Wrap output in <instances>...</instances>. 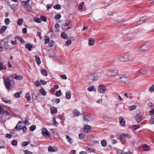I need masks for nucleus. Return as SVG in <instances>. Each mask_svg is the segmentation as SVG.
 Returning a JSON list of instances; mask_svg holds the SVG:
<instances>
[{
	"label": "nucleus",
	"mask_w": 154,
	"mask_h": 154,
	"mask_svg": "<svg viewBox=\"0 0 154 154\" xmlns=\"http://www.w3.org/2000/svg\"><path fill=\"white\" fill-rule=\"evenodd\" d=\"M34 20L35 22L38 23H40L41 22V19L38 17L35 18Z\"/></svg>",
	"instance_id": "57"
},
{
	"label": "nucleus",
	"mask_w": 154,
	"mask_h": 154,
	"mask_svg": "<svg viewBox=\"0 0 154 154\" xmlns=\"http://www.w3.org/2000/svg\"><path fill=\"white\" fill-rule=\"evenodd\" d=\"M25 47L26 48H28L29 51H31V49L32 48V45H30L29 44H28Z\"/></svg>",
	"instance_id": "46"
},
{
	"label": "nucleus",
	"mask_w": 154,
	"mask_h": 154,
	"mask_svg": "<svg viewBox=\"0 0 154 154\" xmlns=\"http://www.w3.org/2000/svg\"><path fill=\"white\" fill-rule=\"evenodd\" d=\"M30 142L29 141H25L23 142L22 143V145L23 146H27V145L30 144Z\"/></svg>",
	"instance_id": "41"
},
{
	"label": "nucleus",
	"mask_w": 154,
	"mask_h": 154,
	"mask_svg": "<svg viewBox=\"0 0 154 154\" xmlns=\"http://www.w3.org/2000/svg\"><path fill=\"white\" fill-rule=\"evenodd\" d=\"M101 144L102 146L105 147L106 146L107 143L105 140H103L101 141Z\"/></svg>",
	"instance_id": "43"
},
{
	"label": "nucleus",
	"mask_w": 154,
	"mask_h": 154,
	"mask_svg": "<svg viewBox=\"0 0 154 154\" xmlns=\"http://www.w3.org/2000/svg\"><path fill=\"white\" fill-rule=\"evenodd\" d=\"M85 80L87 82L89 83H92L96 80L93 73L87 75L85 78Z\"/></svg>",
	"instance_id": "3"
},
{
	"label": "nucleus",
	"mask_w": 154,
	"mask_h": 154,
	"mask_svg": "<svg viewBox=\"0 0 154 154\" xmlns=\"http://www.w3.org/2000/svg\"><path fill=\"white\" fill-rule=\"evenodd\" d=\"M35 91H33L32 95V97L34 100H36L37 98V96L34 93Z\"/></svg>",
	"instance_id": "58"
},
{
	"label": "nucleus",
	"mask_w": 154,
	"mask_h": 154,
	"mask_svg": "<svg viewBox=\"0 0 154 154\" xmlns=\"http://www.w3.org/2000/svg\"><path fill=\"white\" fill-rule=\"evenodd\" d=\"M84 129L85 132H88L90 130V126L88 125L85 126L84 127Z\"/></svg>",
	"instance_id": "25"
},
{
	"label": "nucleus",
	"mask_w": 154,
	"mask_h": 154,
	"mask_svg": "<svg viewBox=\"0 0 154 154\" xmlns=\"http://www.w3.org/2000/svg\"><path fill=\"white\" fill-rule=\"evenodd\" d=\"M22 122L21 121H19L16 126L15 128V129L17 130L16 131H19V130H21L22 129V126L20 125L21 124Z\"/></svg>",
	"instance_id": "14"
},
{
	"label": "nucleus",
	"mask_w": 154,
	"mask_h": 154,
	"mask_svg": "<svg viewBox=\"0 0 154 154\" xmlns=\"http://www.w3.org/2000/svg\"><path fill=\"white\" fill-rule=\"evenodd\" d=\"M61 37L65 39H68V37L65 32H63L61 33Z\"/></svg>",
	"instance_id": "30"
},
{
	"label": "nucleus",
	"mask_w": 154,
	"mask_h": 154,
	"mask_svg": "<svg viewBox=\"0 0 154 154\" xmlns=\"http://www.w3.org/2000/svg\"><path fill=\"white\" fill-rule=\"evenodd\" d=\"M66 97L67 99H69L71 98V94L69 91H67L66 93Z\"/></svg>",
	"instance_id": "23"
},
{
	"label": "nucleus",
	"mask_w": 154,
	"mask_h": 154,
	"mask_svg": "<svg viewBox=\"0 0 154 154\" xmlns=\"http://www.w3.org/2000/svg\"><path fill=\"white\" fill-rule=\"evenodd\" d=\"M72 42L70 39H69L65 43V44L66 46H68Z\"/></svg>",
	"instance_id": "60"
},
{
	"label": "nucleus",
	"mask_w": 154,
	"mask_h": 154,
	"mask_svg": "<svg viewBox=\"0 0 154 154\" xmlns=\"http://www.w3.org/2000/svg\"><path fill=\"white\" fill-rule=\"evenodd\" d=\"M48 53L49 54V57H54L55 55V53L54 51L52 49H51L48 51Z\"/></svg>",
	"instance_id": "16"
},
{
	"label": "nucleus",
	"mask_w": 154,
	"mask_h": 154,
	"mask_svg": "<svg viewBox=\"0 0 154 154\" xmlns=\"http://www.w3.org/2000/svg\"><path fill=\"white\" fill-rule=\"evenodd\" d=\"M74 116H79L80 115V112L78 110L75 109L74 112Z\"/></svg>",
	"instance_id": "36"
},
{
	"label": "nucleus",
	"mask_w": 154,
	"mask_h": 154,
	"mask_svg": "<svg viewBox=\"0 0 154 154\" xmlns=\"http://www.w3.org/2000/svg\"><path fill=\"white\" fill-rule=\"evenodd\" d=\"M35 61H36V62H37V63L38 65L40 64L41 62V61H40V58L39 57V56L37 55H36L35 56Z\"/></svg>",
	"instance_id": "31"
},
{
	"label": "nucleus",
	"mask_w": 154,
	"mask_h": 154,
	"mask_svg": "<svg viewBox=\"0 0 154 154\" xmlns=\"http://www.w3.org/2000/svg\"><path fill=\"white\" fill-rule=\"evenodd\" d=\"M54 8L57 10H60L61 8L60 5L59 4H57L54 5Z\"/></svg>",
	"instance_id": "44"
},
{
	"label": "nucleus",
	"mask_w": 154,
	"mask_h": 154,
	"mask_svg": "<svg viewBox=\"0 0 154 154\" xmlns=\"http://www.w3.org/2000/svg\"><path fill=\"white\" fill-rule=\"evenodd\" d=\"M23 22V20L21 18L19 19L17 22V24L19 25H21L22 24Z\"/></svg>",
	"instance_id": "38"
},
{
	"label": "nucleus",
	"mask_w": 154,
	"mask_h": 154,
	"mask_svg": "<svg viewBox=\"0 0 154 154\" xmlns=\"http://www.w3.org/2000/svg\"><path fill=\"white\" fill-rule=\"evenodd\" d=\"M28 120L29 119L28 118H26L25 119L24 121L25 125H29L30 124V123L28 122Z\"/></svg>",
	"instance_id": "62"
},
{
	"label": "nucleus",
	"mask_w": 154,
	"mask_h": 154,
	"mask_svg": "<svg viewBox=\"0 0 154 154\" xmlns=\"http://www.w3.org/2000/svg\"><path fill=\"white\" fill-rule=\"evenodd\" d=\"M150 20L149 17H147L146 16H144L143 17L140 19L138 21H137V23L138 24H140L142 23L143 22L148 21Z\"/></svg>",
	"instance_id": "11"
},
{
	"label": "nucleus",
	"mask_w": 154,
	"mask_h": 154,
	"mask_svg": "<svg viewBox=\"0 0 154 154\" xmlns=\"http://www.w3.org/2000/svg\"><path fill=\"white\" fill-rule=\"evenodd\" d=\"M1 43L2 46L4 47L7 49V46L8 45V42H7L6 39H4L2 41Z\"/></svg>",
	"instance_id": "17"
},
{
	"label": "nucleus",
	"mask_w": 154,
	"mask_h": 154,
	"mask_svg": "<svg viewBox=\"0 0 154 154\" xmlns=\"http://www.w3.org/2000/svg\"><path fill=\"white\" fill-rule=\"evenodd\" d=\"M139 142L138 140H134L131 143L134 146H135V145H136L137 144H139Z\"/></svg>",
	"instance_id": "45"
},
{
	"label": "nucleus",
	"mask_w": 154,
	"mask_h": 154,
	"mask_svg": "<svg viewBox=\"0 0 154 154\" xmlns=\"http://www.w3.org/2000/svg\"><path fill=\"white\" fill-rule=\"evenodd\" d=\"M4 21H5V24L7 26H8L9 25L10 21L8 18H6L5 19Z\"/></svg>",
	"instance_id": "42"
},
{
	"label": "nucleus",
	"mask_w": 154,
	"mask_h": 154,
	"mask_svg": "<svg viewBox=\"0 0 154 154\" xmlns=\"http://www.w3.org/2000/svg\"><path fill=\"white\" fill-rule=\"evenodd\" d=\"M140 128V126L139 125H133L132 126L131 129L132 130H136V129L139 128Z\"/></svg>",
	"instance_id": "32"
},
{
	"label": "nucleus",
	"mask_w": 154,
	"mask_h": 154,
	"mask_svg": "<svg viewBox=\"0 0 154 154\" xmlns=\"http://www.w3.org/2000/svg\"><path fill=\"white\" fill-rule=\"evenodd\" d=\"M88 91L90 92H91L92 91H96V89L94 86H91L88 88Z\"/></svg>",
	"instance_id": "21"
},
{
	"label": "nucleus",
	"mask_w": 154,
	"mask_h": 154,
	"mask_svg": "<svg viewBox=\"0 0 154 154\" xmlns=\"http://www.w3.org/2000/svg\"><path fill=\"white\" fill-rule=\"evenodd\" d=\"M24 153L25 154H32V152L30 151L27 150H24Z\"/></svg>",
	"instance_id": "64"
},
{
	"label": "nucleus",
	"mask_w": 154,
	"mask_h": 154,
	"mask_svg": "<svg viewBox=\"0 0 154 154\" xmlns=\"http://www.w3.org/2000/svg\"><path fill=\"white\" fill-rule=\"evenodd\" d=\"M39 91L41 94H42V95L45 96L46 94V91H45L44 89L43 88H41V89H40L39 90Z\"/></svg>",
	"instance_id": "34"
},
{
	"label": "nucleus",
	"mask_w": 154,
	"mask_h": 154,
	"mask_svg": "<svg viewBox=\"0 0 154 154\" xmlns=\"http://www.w3.org/2000/svg\"><path fill=\"white\" fill-rule=\"evenodd\" d=\"M56 28V31L58 32L59 31V29L60 28V26L58 23H56L54 26Z\"/></svg>",
	"instance_id": "40"
},
{
	"label": "nucleus",
	"mask_w": 154,
	"mask_h": 154,
	"mask_svg": "<svg viewBox=\"0 0 154 154\" xmlns=\"http://www.w3.org/2000/svg\"><path fill=\"white\" fill-rule=\"evenodd\" d=\"M149 91L150 92H153L154 91V85L151 86L149 87Z\"/></svg>",
	"instance_id": "54"
},
{
	"label": "nucleus",
	"mask_w": 154,
	"mask_h": 154,
	"mask_svg": "<svg viewBox=\"0 0 154 154\" xmlns=\"http://www.w3.org/2000/svg\"><path fill=\"white\" fill-rule=\"evenodd\" d=\"M42 134L44 136L47 137H49L50 136V133L48 132L47 129L43 128L42 130Z\"/></svg>",
	"instance_id": "10"
},
{
	"label": "nucleus",
	"mask_w": 154,
	"mask_h": 154,
	"mask_svg": "<svg viewBox=\"0 0 154 154\" xmlns=\"http://www.w3.org/2000/svg\"><path fill=\"white\" fill-rule=\"evenodd\" d=\"M16 38L18 39L20 41V42L22 44L24 45L25 43L26 42L23 39L21 36H17Z\"/></svg>",
	"instance_id": "20"
},
{
	"label": "nucleus",
	"mask_w": 154,
	"mask_h": 154,
	"mask_svg": "<svg viewBox=\"0 0 154 154\" xmlns=\"http://www.w3.org/2000/svg\"><path fill=\"white\" fill-rule=\"evenodd\" d=\"M49 42V38L48 36H46L45 38V43L47 44Z\"/></svg>",
	"instance_id": "56"
},
{
	"label": "nucleus",
	"mask_w": 154,
	"mask_h": 154,
	"mask_svg": "<svg viewBox=\"0 0 154 154\" xmlns=\"http://www.w3.org/2000/svg\"><path fill=\"white\" fill-rule=\"evenodd\" d=\"M8 44L7 47V49H11L14 47V45H11V43L10 42H8Z\"/></svg>",
	"instance_id": "22"
},
{
	"label": "nucleus",
	"mask_w": 154,
	"mask_h": 154,
	"mask_svg": "<svg viewBox=\"0 0 154 154\" xmlns=\"http://www.w3.org/2000/svg\"><path fill=\"white\" fill-rule=\"evenodd\" d=\"M50 110L51 114H55L57 113V109L56 107H52L51 108Z\"/></svg>",
	"instance_id": "26"
},
{
	"label": "nucleus",
	"mask_w": 154,
	"mask_h": 154,
	"mask_svg": "<svg viewBox=\"0 0 154 154\" xmlns=\"http://www.w3.org/2000/svg\"><path fill=\"white\" fill-rule=\"evenodd\" d=\"M143 117L142 116L140 115H137L135 117V119L137 122L139 123L143 119Z\"/></svg>",
	"instance_id": "15"
},
{
	"label": "nucleus",
	"mask_w": 154,
	"mask_h": 154,
	"mask_svg": "<svg viewBox=\"0 0 154 154\" xmlns=\"http://www.w3.org/2000/svg\"><path fill=\"white\" fill-rule=\"evenodd\" d=\"M40 19L44 22H46L47 20L46 17L43 16H40Z\"/></svg>",
	"instance_id": "55"
},
{
	"label": "nucleus",
	"mask_w": 154,
	"mask_h": 154,
	"mask_svg": "<svg viewBox=\"0 0 154 154\" xmlns=\"http://www.w3.org/2000/svg\"><path fill=\"white\" fill-rule=\"evenodd\" d=\"M131 81L130 77L126 74L120 75L117 80V82L118 83L122 82L127 84H129Z\"/></svg>",
	"instance_id": "1"
},
{
	"label": "nucleus",
	"mask_w": 154,
	"mask_h": 154,
	"mask_svg": "<svg viewBox=\"0 0 154 154\" xmlns=\"http://www.w3.org/2000/svg\"><path fill=\"white\" fill-rule=\"evenodd\" d=\"M2 100L6 103H9L10 104L11 103V100H8L7 98L4 97L2 98Z\"/></svg>",
	"instance_id": "33"
},
{
	"label": "nucleus",
	"mask_w": 154,
	"mask_h": 154,
	"mask_svg": "<svg viewBox=\"0 0 154 154\" xmlns=\"http://www.w3.org/2000/svg\"><path fill=\"white\" fill-rule=\"evenodd\" d=\"M71 23V22L69 20H66L65 21V23L63 24L62 26V28L63 30H66L70 28L69 26Z\"/></svg>",
	"instance_id": "8"
},
{
	"label": "nucleus",
	"mask_w": 154,
	"mask_h": 154,
	"mask_svg": "<svg viewBox=\"0 0 154 154\" xmlns=\"http://www.w3.org/2000/svg\"><path fill=\"white\" fill-rule=\"evenodd\" d=\"M61 17V15L60 14H58L55 16L54 18L56 20H58Z\"/></svg>",
	"instance_id": "52"
},
{
	"label": "nucleus",
	"mask_w": 154,
	"mask_h": 154,
	"mask_svg": "<svg viewBox=\"0 0 154 154\" xmlns=\"http://www.w3.org/2000/svg\"><path fill=\"white\" fill-rule=\"evenodd\" d=\"M22 92L21 91H19L17 93H15L14 96L15 97L18 98L20 97V95L22 94Z\"/></svg>",
	"instance_id": "35"
},
{
	"label": "nucleus",
	"mask_w": 154,
	"mask_h": 154,
	"mask_svg": "<svg viewBox=\"0 0 154 154\" xmlns=\"http://www.w3.org/2000/svg\"><path fill=\"white\" fill-rule=\"evenodd\" d=\"M94 40L92 38H89L88 39V45L89 46H92L94 45Z\"/></svg>",
	"instance_id": "19"
},
{
	"label": "nucleus",
	"mask_w": 154,
	"mask_h": 154,
	"mask_svg": "<svg viewBox=\"0 0 154 154\" xmlns=\"http://www.w3.org/2000/svg\"><path fill=\"white\" fill-rule=\"evenodd\" d=\"M98 89L99 93H103L106 91V87L103 84H100L98 86Z\"/></svg>",
	"instance_id": "9"
},
{
	"label": "nucleus",
	"mask_w": 154,
	"mask_h": 154,
	"mask_svg": "<svg viewBox=\"0 0 154 154\" xmlns=\"http://www.w3.org/2000/svg\"><path fill=\"white\" fill-rule=\"evenodd\" d=\"M4 84L8 89H10L13 86L14 82L13 79L7 77L4 79Z\"/></svg>",
	"instance_id": "2"
},
{
	"label": "nucleus",
	"mask_w": 154,
	"mask_h": 154,
	"mask_svg": "<svg viewBox=\"0 0 154 154\" xmlns=\"http://www.w3.org/2000/svg\"><path fill=\"white\" fill-rule=\"evenodd\" d=\"M41 73L43 75L45 76H47L48 75L47 70L44 69H42L41 70Z\"/></svg>",
	"instance_id": "28"
},
{
	"label": "nucleus",
	"mask_w": 154,
	"mask_h": 154,
	"mask_svg": "<svg viewBox=\"0 0 154 154\" xmlns=\"http://www.w3.org/2000/svg\"><path fill=\"white\" fill-rule=\"evenodd\" d=\"M29 0H28L27 1H22V5H24L25 10L28 11H30L32 9L31 7L29 4Z\"/></svg>",
	"instance_id": "7"
},
{
	"label": "nucleus",
	"mask_w": 154,
	"mask_h": 154,
	"mask_svg": "<svg viewBox=\"0 0 154 154\" xmlns=\"http://www.w3.org/2000/svg\"><path fill=\"white\" fill-rule=\"evenodd\" d=\"M48 149L49 152H51L57 151V148H56L55 149H54L52 146H49L48 147Z\"/></svg>",
	"instance_id": "27"
},
{
	"label": "nucleus",
	"mask_w": 154,
	"mask_h": 154,
	"mask_svg": "<svg viewBox=\"0 0 154 154\" xmlns=\"http://www.w3.org/2000/svg\"><path fill=\"white\" fill-rule=\"evenodd\" d=\"M36 126L35 125H33L31 126L30 127V130L31 131H33L34 130H35V129H36Z\"/></svg>",
	"instance_id": "53"
},
{
	"label": "nucleus",
	"mask_w": 154,
	"mask_h": 154,
	"mask_svg": "<svg viewBox=\"0 0 154 154\" xmlns=\"http://www.w3.org/2000/svg\"><path fill=\"white\" fill-rule=\"evenodd\" d=\"M120 125L122 126H124L125 125V119L122 117H120L119 119Z\"/></svg>",
	"instance_id": "18"
},
{
	"label": "nucleus",
	"mask_w": 154,
	"mask_h": 154,
	"mask_svg": "<svg viewBox=\"0 0 154 154\" xmlns=\"http://www.w3.org/2000/svg\"><path fill=\"white\" fill-rule=\"evenodd\" d=\"M143 148L145 151H148L149 149V146L146 144L143 146Z\"/></svg>",
	"instance_id": "29"
},
{
	"label": "nucleus",
	"mask_w": 154,
	"mask_h": 154,
	"mask_svg": "<svg viewBox=\"0 0 154 154\" xmlns=\"http://www.w3.org/2000/svg\"><path fill=\"white\" fill-rule=\"evenodd\" d=\"M26 98L27 99L28 101L31 100L30 97L29 92H27L26 93Z\"/></svg>",
	"instance_id": "48"
},
{
	"label": "nucleus",
	"mask_w": 154,
	"mask_h": 154,
	"mask_svg": "<svg viewBox=\"0 0 154 154\" xmlns=\"http://www.w3.org/2000/svg\"><path fill=\"white\" fill-rule=\"evenodd\" d=\"M146 46L143 45L140 46L138 48V50L140 51H145Z\"/></svg>",
	"instance_id": "39"
},
{
	"label": "nucleus",
	"mask_w": 154,
	"mask_h": 154,
	"mask_svg": "<svg viewBox=\"0 0 154 154\" xmlns=\"http://www.w3.org/2000/svg\"><path fill=\"white\" fill-rule=\"evenodd\" d=\"M7 27L5 26H3L0 29V33H2L5 32L7 28Z\"/></svg>",
	"instance_id": "24"
},
{
	"label": "nucleus",
	"mask_w": 154,
	"mask_h": 154,
	"mask_svg": "<svg viewBox=\"0 0 154 154\" xmlns=\"http://www.w3.org/2000/svg\"><path fill=\"white\" fill-rule=\"evenodd\" d=\"M83 118H84V121H86L87 122L91 121L92 119V116L91 115H90V116L88 115L86 116H84L83 115Z\"/></svg>",
	"instance_id": "12"
},
{
	"label": "nucleus",
	"mask_w": 154,
	"mask_h": 154,
	"mask_svg": "<svg viewBox=\"0 0 154 154\" xmlns=\"http://www.w3.org/2000/svg\"><path fill=\"white\" fill-rule=\"evenodd\" d=\"M11 144L14 146H16L17 145V142L16 140H13L11 141Z\"/></svg>",
	"instance_id": "49"
},
{
	"label": "nucleus",
	"mask_w": 154,
	"mask_h": 154,
	"mask_svg": "<svg viewBox=\"0 0 154 154\" xmlns=\"http://www.w3.org/2000/svg\"><path fill=\"white\" fill-rule=\"evenodd\" d=\"M153 70L152 68L151 67L147 66L144 68H143L140 69L139 72L140 74H143L147 73L150 71H153Z\"/></svg>",
	"instance_id": "4"
},
{
	"label": "nucleus",
	"mask_w": 154,
	"mask_h": 154,
	"mask_svg": "<svg viewBox=\"0 0 154 154\" xmlns=\"http://www.w3.org/2000/svg\"><path fill=\"white\" fill-rule=\"evenodd\" d=\"M96 80H97L103 77V75L102 71H97L93 73Z\"/></svg>",
	"instance_id": "5"
},
{
	"label": "nucleus",
	"mask_w": 154,
	"mask_h": 154,
	"mask_svg": "<svg viewBox=\"0 0 154 154\" xmlns=\"http://www.w3.org/2000/svg\"><path fill=\"white\" fill-rule=\"evenodd\" d=\"M7 4H9V3H11L13 1L14 2H17V0H5Z\"/></svg>",
	"instance_id": "47"
},
{
	"label": "nucleus",
	"mask_w": 154,
	"mask_h": 154,
	"mask_svg": "<svg viewBox=\"0 0 154 154\" xmlns=\"http://www.w3.org/2000/svg\"><path fill=\"white\" fill-rule=\"evenodd\" d=\"M6 69V67L2 63H0V71L2 70H5Z\"/></svg>",
	"instance_id": "37"
},
{
	"label": "nucleus",
	"mask_w": 154,
	"mask_h": 154,
	"mask_svg": "<svg viewBox=\"0 0 154 154\" xmlns=\"http://www.w3.org/2000/svg\"><path fill=\"white\" fill-rule=\"evenodd\" d=\"M119 74L118 71L116 69H111L108 71L106 73V75L109 77L114 76Z\"/></svg>",
	"instance_id": "6"
},
{
	"label": "nucleus",
	"mask_w": 154,
	"mask_h": 154,
	"mask_svg": "<svg viewBox=\"0 0 154 154\" xmlns=\"http://www.w3.org/2000/svg\"><path fill=\"white\" fill-rule=\"evenodd\" d=\"M8 6L10 8L12 9L14 11L17 10L16 7L17 5H14L12 4V2L11 3H9V4H7Z\"/></svg>",
	"instance_id": "13"
},
{
	"label": "nucleus",
	"mask_w": 154,
	"mask_h": 154,
	"mask_svg": "<svg viewBox=\"0 0 154 154\" xmlns=\"http://www.w3.org/2000/svg\"><path fill=\"white\" fill-rule=\"evenodd\" d=\"M79 137L80 139H84L85 135L83 134H80L79 135Z\"/></svg>",
	"instance_id": "63"
},
{
	"label": "nucleus",
	"mask_w": 154,
	"mask_h": 154,
	"mask_svg": "<svg viewBox=\"0 0 154 154\" xmlns=\"http://www.w3.org/2000/svg\"><path fill=\"white\" fill-rule=\"evenodd\" d=\"M61 92L60 90H59L56 93V95L57 97H59L61 95Z\"/></svg>",
	"instance_id": "61"
},
{
	"label": "nucleus",
	"mask_w": 154,
	"mask_h": 154,
	"mask_svg": "<svg viewBox=\"0 0 154 154\" xmlns=\"http://www.w3.org/2000/svg\"><path fill=\"white\" fill-rule=\"evenodd\" d=\"M23 78V77L22 75H17L16 76L15 79L18 80H20L22 79Z\"/></svg>",
	"instance_id": "51"
},
{
	"label": "nucleus",
	"mask_w": 154,
	"mask_h": 154,
	"mask_svg": "<svg viewBox=\"0 0 154 154\" xmlns=\"http://www.w3.org/2000/svg\"><path fill=\"white\" fill-rule=\"evenodd\" d=\"M35 85L36 87H38L41 85V82L40 81H37L35 83Z\"/></svg>",
	"instance_id": "50"
},
{
	"label": "nucleus",
	"mask_w": 154,
	"mask_h": 154,
	"mask_svg": "<svg viewBox=\"0 0 154 154\" xmlns=\"http://www.w3.org/2000/svg\"><path fill=\"white\" fill-rule=\"evenodd\" d=\"M66 138L68 141L69 142V143L71 144L72 143V142L71 141V138L68 135H67L66 136Z\"/></svg>",
	"instance_id": "59"
}]
</instances>
